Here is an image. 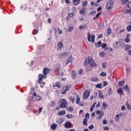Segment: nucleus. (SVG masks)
Here are the masks:
<instances>
[{"label": "nucleus", "mask_w": 131, "mask_h": 131, "mask_svg": "<svg viewBox=\"0 0 131 131\" xmlns=\"http://www.w3.org/2000/svg\"><path fill=\"white\" fill-rule=\"evenodd\" d=\"M84 62L89 65L86 67V69H87L88 71H92L93 70V67H97L96 62H95L94 59L91 57H87Z\"/></svg>", "instance_id": "1"}, {"label": "nucleus", "mask_w": 131, "mask_h": 131, "mask_svg": "<svg viewBox=\"0 0 131 131\" xmlns=\"http://www.w3.org/2000/svg\"><path fill=\"white\" fill-rule=\"evenodd\" d=\"M59 103L60 104V108H66V106H68V103L66 99L64 98L59 99Z\"/></svg>", "instance_id": "2"}, {"label": "nucleus", "mask_w": 131, "mask_h": 131, "mask_svg": "<svg viewBox=\"0 0 131 131\" xmlns=\"http://www.w3.org/2000/svg\"><path fill=\"white\" fill-rule=\"evenodd\" d=\"M87 37L88 40L89 42H95V37H96L95 34H91V33L89 32Z\"/></svg>", "instance_id": "3"}, {"label": "nucleus", "mask_w": 131, "mask_h": 131, "mask_svg": "<svg viewBox=\"0 0 131 131\" xmlns=\"http://www.w3.org/2000/svg\"><path fill=\"white\" fill-rule=\"evenodd\" d=\"M106 8L107 10H111L113 8V1H108L106 5Z\"/></svg>", "instance_id": "4"}, {"label": "nucleus", "mask_w": 131, "mask_h": 131, "mask_svg": "<svg viewBox=\"0 0 131 131\" xmlns=\"http://www.w3.org/2000/svg\"><path fill=\"white\" fill-rule=\"evenodd\" d=\"M90 94H91V92L89 90H86L83 94V98L84 99V100H86L90 97Z\"/></svg>", "instance_id": "5"}, {"label": "nucleus", "mask_w": 131, "mask_h": 131, "mask_svg": "<svg viewBox=\"0 0 131 131\" xmlns=\"http://www.w3.org/2000/svg\"><path fill=\"white\" fill-rule=\"evenodd\" d=\"M57 51H61L62 50V48H63V43L62 42H58L57 43Z\"/></svg>", "instance_id": "6"}, {"label": "nucleus", "mask_w": 131, "mask_h": 131, "mask_svg": "<svg viewBox=\"0 0 131 131\" xmlns=\"http://www.w3.org/2000/svg\"><path fill=\"white\" fill-rule=\"evenodd\" d=\"M51 71V70L48 68H45L43 70V74L45 76L49 74L50 73V72Z\"/></svg>", "instance_id": "7"}, {"label": "nucleus", "mask_w": 131, "mask_h": 131, "mask_svg": "<svg viewBox=\"0 0 131 131\" xmlns=\"http://www.w3.org/2000/svg\"><path fill=\"white\" fill-rule=\"evenodd\" d=\"M130 36V35L129 34H127L126 35V37L124 39V41L126 43H128V42H130V39L129 38V37Z\"/></svg>", "instance_id": "8"}, {"label": "nucleus", "mask_w": 131, "mask_h": 131, "mask_svg": "<svg viewBox=\"0 0 131 131\" xmlns=\"http://www.w3.org/2000/svg\"><path fill=\"white\" fill-rule=\"evenodd\" d=\"M71 126H72V124L70 122H67L64 124L66 128H71Z\"/></svg>", "instance_id": "9"}, {"label": "nucleus", "mask_w": 131, "mask_h": 131, "mask_svg": "<svg viewBox=\"0 0 131 131\" xmlns=\"http://www.w3.org/2000/svg\"><path fill=\"white\" fill-rule=\"evenodd\" d=\"M39 79L38 80L39 81H41L43 78H47V76H45V75H42V74H40L38 76Z\"/></svg>", "instance_id": "10"}, {"label": "nucleus", "mask_w": 131, "mask_h": 131, "mask_svg": "<svg viewBox=\"0 0 131 131\" xmlns=\"http://www.w3.org/2000/svg\"><path fill=\"white\" fill-rule=\"evenodd\" d=\"M57 126H58V125L57 124L53 123L51 125L50 128L53 130H56V129L57 128Z\"/></svg>", "instance_id": "11"}, {"label": "nucleus", "mask_w": 131, "mask_h": 131, "mask_svg": "<svg viewBox=\"0 0 131 131\" xmlns=\"http://www.w3.org/2000/svg\"><path fill=\"white\" fill-rule=\"evenodd\" d=\"M117 93L120 96H123L124 93H123V91L122 90V89L119 88V89H118Z\"/></svg>", "instance_id": "12"}, {"label": "nucleus", "mask_w": 131, "mask_h": 131, "mask_svg": "<svg viewBox=\"0 0 131 131\" xmlns=\"http://www.w3.org/2000/svg\"><path fill=\"white\" fill-rule=\"evenodd\" d=\"M72 60H73L72 58V56H70L66 62V65H68L69 63H71L72 62Z\"/></svg>", "instance_id": "13"}, {"label": "nucleus", "mask_w": 131, "mask_h": 131, "mask_svg": "<svg viewBox=\"0 0 131 131\" xmlns=\"http://www.w3.org/2000/svg\"><path fill=\"white\" fill-rule=\"evenodd\" d=\"M61 84L59 82H57L55 83V84L53 85L54 87L56 86V88H58V89H61Z\"/></svg>", "instance_id": "14"}, {"label": "nucleus", "mask_w": 131, "mask_h": 131, "mask_svg": "<svg viewBox=\"0 0 131 131\" xmlns=\"http://www.w3.org/2000/svg\"><path fill=\"white\" fill-rule=\"evenodd\" d=\"M123 90H124V91H125V92H129V88H128V86H127L126 84L123 86Z\"/></svg>", "instance_id": "15"}, {"label": "nucleus", "mask_w": 131, "mask_h": 131, "mask_svg": "<svg viewBox=\"0 0 131 131\" xmlns=\"http://www.w3.org/2000/svg\"><path fill=\"white\" fill-rule=\"evenodd\" d=\"M98 93H99V98H100V99H104V95H103L102 92H101V91H99Z\"/></svg>", "instance_id": "16"}, {"label": "nucleus", "mask_w": 131, "mask_h": 131, "mask_svg": "<svg viewBox=\"0 0 131 131\" xmlns=\"http://www.w3.org/2000/svg\"><path fill=\"white\" fill-rule=\"evenodd\" d=\"M80 102V98L79 97V95L77 96V98H76V104H77L78 105H79V103Z\"/></svg>", "instance_id": "17"}, {"label": "nucleus", "mask_w": 131, "mask_h": 131, "mask_svg": "<svg viewBox=\"0 0 131 131\" xmlns=\"http://www.w3.org/2000/svg\"><path fill=\"white\" fill-rule=\"evenodd\" d=\"M80 0H73V3L75 6H77L79 4Z\"/></svg>", "instance_id": "18"}, {"label": "nucleus", "mask_w": 131, "mask_h": 131, "mask_svg": "<svg viewBox=\"0 0 131 131\" xmlns=\"http://www.w3.org/2000/svg\"><path fill=\"white\" fill-rule=\"evenodd\" d=\"M103 116H104V113L102 112L100 113V115L97 117V118L98 119V120H101Z\"/></svg>", "instance_id": "19"}, {"label": "nucleus", "mask_w": 131, "mask_h": 131, "mask_svg": "<svg viewBox=\"0 0 131 131\" xmlns=\"http://www.w3.org/2000/svg\"><path fill=\"white\" fill-rule=\"evenodd\" d=\"M58 115H65V114H66V111H61L60 112H59L58 114Z\"/></svg>", "instance_id": "20"}, {"label": "nucleus", "mask_w": 131, "mask_h": 131, "mask_svg": "<svg viewBox=\"0 0 131 131\" xmlns=\"http://www.w3.org/2000/svg\"><path fill=\"white\" fill-rule=\"evenodd\" d=\"M101 44L102 42L101 41H98L97 43H95L96 47H97V48H100L101 47Z\"/></svg>", "instance_id": "21"}, {"label": "nucleus", "mask_w": 131, "mask_h": 131, "mask_svg": "<svg viewBox=\"0 0 131 131\" xmlns=\"http://www.w3.org/2000/svg\"><path fill=\"white\" fill-rule=\"evenodd\" d=\"M88 119L86 118L83 119V125H88Z\"/></svg>", "instance_id": "22"}, {"label": "nucleus", "mask_w": 131, "mask_h": 131, "mask_svg": "<svg viewBox=\"0 0 131 131\" xmlns=\"http://www.w3.org/2000/svg\"><path fill=\"white\" fill-rule=\"evenodd\" d=\"M119 116H120V115L119 114H117L116 115L115 117V120H116V121H119L120 120V118H119Z\"/></svg>", "instance_id": "23"}, {"label": "nucleus", "mask_w": 131, "mask_h": 131, "mask_svg": "<svg viewBox=\"0 0 131 131\" xmlns=\"http://www.w3.org/2000/svg\"><path fill=\"white\" fill-rule=\"evenodd\" d=\"M69 99L71 100L73 104L74 103V102L75 101V98H74V97L71 96L69 98Z\"/></svg>", "instance_id": "24"}, {"label": "nucleus", "mask_w": 131, "mask_h": 131, "mask_svg": "<svg viewBox=\"0 0 131 131\" xmlns=\"http://www.w3.org/2000/svg\"><path fill=\"white\" fill-rule=\"evenodd\" d=\"M31 94H33V96H36V93L34 92V88H31Z\"/></svg>", "instance_id": "25"}, {"label": "nucleus", "mask_w": 131, "mask_h": 131, "mask_svg": "<svg viewBox=\"0 0 131 131\" xmlns=\"http://www.w3.org/2000/svg\"><path fill=\"white\" fill-rule=\"evenodd\" d=\"M125 105V106H126L128 110H130V106H129V104H128V102L126 101Z\"/></svg>", "instance_id": "26"}, {"label": "nucleus", "mask_w": 131, "mask_h": 131, "mask_svg": "<svg viewBox=\"0 0 131 131\" xmlns=\"http://www.w3.org/2000/svg\"><path fill=\"white\" fill-rule=\"evenodd\" d=\"M100 75H101V76H102L103 77H105V76H107V73H106L104 72H102L100 73Z\"/></svg>", "instance_id": "27"}, {"label": "nucleus", "mask_w": 131, "mask_h": 131, "mask_svg": "<svg viewBox=\"0 0 131 131\" xmlns=\"http://www.w3.org/2000/svg\"><path fill=\"white\" fill-rule=\"evenodd\" d=\"M72 75L73 78H75V77H76V72H75V71H73L72 73Z\"/></svg>", "instance_id": "28"}, {"label": "nucleus", "mask_w": 131, "mask_h": 131, "mask_svg": "<svg viewBox=\"0 0 131 131\" xmlns=\"http://www.w3.org/2000/svg\"><path fill=\"white\" fill-rule=\"evenodd\" d=\"M126 30L127 31H128V32H129L130 31H131V25L127 26Z\"/></svg>", "instance_id": "29"}, {"label": "nucleus", "mask_w": 131, "mask_h": 131, "mask_svg": "<svg viewBox=\"0 0 131 131\" xmlns=\"http://www.w3.org/2000/svg\"><path fill=\"white\" fill-rule=\"evenodd\" d=\"M98 80H99V79L97 77H93L91 79V81L97 82Z\"/></svg>", "instance_id": "30"}, {"label": "nucleus", "mask_w": 131, "mask_h": 131, "mask_svg": "<svg viewBox=\"0 0 131 131\" xmlns=\"http://www.w3.org/2000/svg\"><path fill=\"white\" fill-rule=\"evenodd\" d=\"M105 53L104 52H101L99 53V56L101 57V58H103L104 56H105Z\"/></svg>", "instance_id": "31"}, {"label": "nucleus", "mask_w": 131, "mask_h": 131, "mask_svg": "<svg viewBox=\"0 0 131 131\" xmlns=\"http://www.w3.org/2000/svg\"><path fill=\"white\" fill-rule=\"evenodd\" d=\"M65 56H67V52H63L61 53V58H64Z\"/></svg>", "instance_id": "32"}, {"label": "nucleus", "mask_w": 131, "mask_h": 131, "mask_svg": "<svg viewBox=\"0 0 131 131\" xmlns=\"http://www.w3.org/2000/svg\"><path fill=\"white\" fill-rule=\"evenodd\" d=\"M73 29H74L73 26H69V32H71V31H72V30H73Z\"/></svg>", "instance_id": "33"}, {"label": "nucleus", "mask_w": 131, "mask_h": 131, "mask_svg": "<svg viewBox=\"0 0 131 131\" xmlns=\"http://www.w3.org/2000/svg\"><path fill=\"white\" fill-rule=\"evenodd\" d=\"M106 65H107V63H106V62H103L102 63V68H104V69L106 68V67H107Z\"/></svg>", "instance_id": "34"}, {"label": "nucleus", "mask_w": 131, "mask_h": 131, "mask_svg": "<svg viewBox=\"0 0 131 131\" xmlns=\"http://www.w3.org/2000/svg\"><path fill=\"white\" fill-rule=\"evenodd\" d=\"M112 33V31L111 30L110 28H109L108 29V30H107V34H108V35H110V34H111Z\"/></svg>", "instance_id": "35"}, {"label": "nucleus", "mask_w": 131, "mask_h": 131, "mask_svg": "<svg viewBox=\"0 0 131 131\" xmlns=\"http://www.w3.org/2000/svg\"><path fill=\"white\" fill-rule=\"evenodd\" d=\"M95 87L97 89H102V88H103V86H102V84H98L97 85H96Z\"/></svg>", "instance_id": "36"}, {"label": "nucleus", "mask_w": 131, "mask_h": 131, "mask_svg": "<svg viewBox=\"0 0 131 131\" xmlns=\"http://www.w3.org/2000/svg\"><path fill=\"white\" fill-rule=\"evenodd\" d=\"M124 84V81H119L118 82V85L122 86Z\"/></svg>", "instance_id": "37"}, {"label": "nucleus", "mask_w": 131, "mask_h": 131, "mask_svg": "<svg viewBox=\"0 0 131 131\" xmlns=\"http://www.w3.org/2000/svg\"><path fill=\"white\" fill-rule=\"evenodd\" d=\"M125 13H126V14H131V10H128V9H125L124 10Z\"/></svg>", "instance_id": "38"}, {"label": "nucleus", "mask_w": 131, "mask_h": 131, "mask_svg": "<svg viewBox=\"0 0 131 131\" xmlns=\"http://www.w3.org/2000/svg\"><path fill=\"white\" fill-rule=\"evenodd\" d=\"M68 15L70 18H71L72 17H73L74 16V13L71 12L70 13H69Z\"/></svg>", "instance_id": "39"}, {"label": "nucleus", "mask_w": 131, "mask_h": 131, "mask_svg": "<svg viewBox=\"0 0 131 131\" xmlns=\"http://www.w3.org/2000/svg\"><path fill=\"white\" fill-rule=\"evenodd\" d=\"M79 14H80V15H83V14H84V9H81V10L79 12Z\"/></svg>", "instance_id": "40"}, {"label": "nucleus", "mask_w": 131, "mask_h": 131, "mask_svg": "<svg viewBox=\"0 0 131 131\" xmlns=\"http://www.w3.org/2000/svg\"><path fill=\"white\" fill-rule=\"evenodd\" d=\"M102 106L103 107V109H104V110H106V108L107 107V104L106 103H105V102H103L102 104Z\"/></svg>", "instance_id": "41"}, {"label": "nucleus", "mask_w": 131, "mask_h": 131, "mask_svg": "<svg viewBox=\"0 0 131 131\" xmlns=\"http://www.w3.org/2000/svg\"><path fill=\"white\" fill-rule=\"evenodd\" d=\"M85 118H87V119H88V120L89 119V118H90V114L89 113H86L85 114Z\"/></svg>", "instance_id": "42"}, {"label": "nucleus", "mask_w": 131, "mask_h": 131, "mask_svg": "<svg viewBox=\"0 0 131 131\" xmlns=\"http://www.w3.org/2000/svg\"><path fill=\"white\" fill-rule=\"evenodd\" d=\"M41 99V97H40V96H36V100L37 101H40Z\"/></svg>", "instance_id": "43"}, {"label": "nucleus", "mask_w": 131, "mask_h": 131, "mask_svg": "<svg viewBox=\"0 0 131 131\" xmlns=\"http://www.w3.org/2000/svg\"><path fill=\"white\" fill-rule=\"evenodd\" d=\"M131 49V46L130 45H127L126 48H125V51H127V50H129Z\"/></svg>", "instance_id": "44"}, {"label": "nucleus", "mask_w": 131, "mask_h": 131, "mask_svg": "<svg viewBox=\"0 0 131 131\" xmlns=\"http://www.w3.org/2000/svg\"><path fill=\"white\" fill-rule=\"evenodd\" d=\"M127 8H129V9H131V2L128 3L126 5Z\"/></svg>", "instance_id": "45"}, {"label": "nucleus", "mask_w": 131, "mask_h": 131, "mask_svg": "<svg viewBox=\"0 0 131 131\" xmlns=\"http://www.w3.org/2000/svg\"><path fill=\"white\" fill-rule=\"evenodd\" d=\"M84 28H85V26H79V29L82 30Z\"/></svg>", "instance_id": "46"}, {"label": "nucleus", "mask_w": 131, "mask_h": 131, "mask_svg": "<svg viewBox=\"0 0 131 131\" xmlns=\"http://www.w3.org/2000/svg\"><path fill=\"white\" fill-rule=\"evenodd\" d=\"M108 94H109V95H112V94H113V91L112 90V89H109Z\"/></svg>", "instance_id": "47"}, {"label": "nucleus", "mask_w": 131, "mask_h": 131, "mask_svg": "<svg viewBox=\"0 0 131 131\" xmlns=\"http://www.w3.org/2000/svg\"><path fill=\"white\" fill-rule=\"evenodd\" d=\"M127 2H128V0H122L121 4H122L123 5H124V4H126Z\"/></svg>", "instance_id": "48"}, {"label": "nucleus", "mask_w": 131, "mask_h": 131, "mask_svg": "<svg viewBox=\"0 0 131 131\" xmlns=\"http://www.w3.org/2000/svg\"><path fill=\"white\" fill-rule=\"evenodd\" d=\"M106 85H108V82H107V81H103V86H106Z\"/></svg>", "instance_id": "49"}, {"label": "nucleus", "mask_w": 131, "mask_h": 131, "mask_svg": "<svg viewBox=\"0 0 131 131\" xmlns=\"http://www.w3.org/2000/svg\"><path fill=\"white\" fill-rule=\"evenodd\" d=\"M57 30H58L59 34H62V33H63V31H62V30L60 29L59 28H58Z\"/></svg>", "instance_id": "50"}, {"label": "nucleus", "mask_w": 131, "mask_h": 131, "mask_svg": "<svg viewBox=\"0 0 131 131\" xmlns=\"http://www.w3.org/2000/svg\"><path fill=\"white\" fill-rule=\"evenodd\" d=\"M70 88H71V86L68 85L66 88V91L67 92V91H69L70 90Z\"/></svg>", "instance_id": "51"}, {"label": "nucleus", "mask_w": 131, "mask_h": 131, "mask_svg": "<svg viewBox=\"0 0 131 131\" xmlns=\"http://www.w3.org/2000/svg\"><path fill=\"white\" fill-rule=\"evenodd\" d=\"M90 15H95L96 14V11H91L90 12Z\"/></svg>", "instance_id": "52"}, {"label": "nucleus", "mask_w": 131, "mask_h": 131, "mask_svg": "<svg viewBox=\"0 0 131 131\" xmlns=\"http://www.w3.org/2000/svg\"><path fill=\"white\" fill-rule=\"evenodd\" d=\"M89 129H93L94 128V125H91L88 127Z\"/></svg>", "instance_id": "53"}, {"label": "nucleus", "mask_w": 131, "mask_h": 131, "mask_svg": "<svg viewBox=\"0 0 131 131\" xmlns=\"http://www.w3.org/2000/svg\"><path fill=\"white\" fill-rule=\"evenodd\" d=\"M83 6H88V2L84 1L82 3Z\"/></svg>", "instance_id": "54"}, {"label": "nucleus", "mask_w": 131, "mask_h": 131, "mask_svg": "<svg viewBox=\"0 0 131 131\" xmlns=\"http://www.w3.org/2000/svg\"><path fill=\"white\" fill-rule=\"evenodd\" d=\"M106 47H107V44L106 43H104L101 46V48H102L103 49H105V48H106Z\"/></svg>", "instance_id": "55"}, {"label": "nucleus", "mask_w": 131, "mask_h": 131, "mask_svg": "<svg viewBox=\"0 0 131 131\" xmlns=\"http://www.w3.org/2000/svg\"><path fill=\"white\" fill-rule=\"evenodd\" d=\"M102 37H103V34H100L98 36V38H102Z\"/></svg>", "instance_id": "56"}, {"label": "nucleus", "mask_w": 131, "mask_h": 131, "mask_svg": "<svg viewBox=\"0 0 131 131\" xmlns=\"http://www.w3.org/2000/svg\"><path fill=\"white\" fill-rule=\"evenodd\" d=\"M94 109H95V107H94V106H91L90 107V111H91V112H93V111H94Z\"/></svg>", "instance_id": "57"}, {"label": "nucleus", "mask_w": 131, "mask_h": 131, "mask_svg": "<svg viewBox=\"0 0 131 131\" xmlns=\"http://www.w3.org/2000/svg\"><path fill=\"white\" fill-rule=\"evenodd\" d=\"M104 130H109V127L108 126H105L104 128Z\"/></svg>", "instance_id": "58"}, {"label": "nucleus", "mask_w": 131, "mask_h": 131, "mask_svg": "<svg viewBox=\"0 0 131 131\" xmlns=\"http://www.w3.org/2000/svg\"><path fill=\"white\" fill-rule=\"evenodd\" d=\"M68 111L71 112V111H72L73 110V108L72 107H69L68 108Z\"/></svg>", "instance_id": "59"}, {"label": "nucleus", "mask_w": 131, "mask_h": 131, "mask_svg": "<svg viewBox=\"0 0 131 131\" xmlns=\"http://www.w3.org/2000/svg\"><path fill=\"white\" fill-rule=\"evenodd\" d=\"M94 98H97V96H98V92H94Z\"/></svg>", "instance_id": "60"}, {"label": "nucleus", "mask_w": 131, "mask_h": 131, "mask_svg": "<svg viewBox=\"0 0 131 131\" xmlns=\"http://www.w3.org/2000/svg\"><path fill=\"white\" fill-rule=\"evenodd\" d=\"M36 33H37V31L36 30H34L33 31V34H36Z\"/></svg>", "instance_id": "61"}, {"label": "nucleus", "mask_w": 131, "mask_h": 131, "mask_svg": "<svg viewBox=\"0 0 131 131\" xmlns=\"http://www.w3.org/2000/svg\"><path fill=\"white\" fill-rule=\"evenodd\" d=\"M72 10L73 12H76V8H75V7H73Z\"/></svg>", "instance_id": "62"}, {"label": "nucleus", "mask_w": 131, "mask_h": 131, "mask_svg": "<svg viewBox=\"0 0 131 131\" xmlns=\"http://www.w3.org/2000/svg\"><path fill=\"white\" fill-rule=\"evenodd\" d=\"M103 124H106L107 123L106 120H104L102 122Z\"/></svg>", "instance_id": "63"}, {"label": "nucleus", "mask_w": 131, "mask_h": 131, "mask_svg": "<svg viewBox=\"0 0 131 131\" xmlns=\"http://www.w3.org/2000/svg\"><path fill=\"white\" fill-rule=\"evenodd\" d=\"M68 118H72V115H67Z\"/></svg>", "instance_id": "64"}]
</instances>
